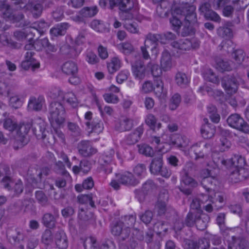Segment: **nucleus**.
<instances>
[{"label":"nucleus","instance_id":"603ef678","mask_svg":"<svg viewBox=\"0 0 249 249\" xmlns=\"http://www.w3.org/2000/svg\"><path fill=\"white\" fill-rule=\"evenodd\" d=\"M97 12L98 9L96 6L85 7L80 10V13L83 17L90 18L94 16Z\"/></svg>","mask_w":249,"mask_h":249},{"label":"nucleus","instance_id":"de8ad7c7","mask_svg":"<svg viewBox=\"0 0 249 249\" xmlns=\"http://www.w3.org/2000/svg\"><path fill=\"white\" fill-rule=\"evenodd\" d=\"M176 83L181 88L186 87L189 83V80L185 73L178 72L175 77Z\"/></svg>","mask_w":249,"mask_h":249},{"label":"nucleus","instance_id":"f3484780","mask_svg":"<svg viewBox=\"0 0 249 249\" xmlns=\"http://www.w3.org/2000/svg\"><path fill=\"white\" fill-rule=\"evenodd\" d=\"M228 249H249V243L243 238L232 236L228 240Z\"/></svg>","mask_w":249,"mask_h":249},{"label":"nucleus","instance_id":"bb28decb","mask_svg":"<svg viewBox=\"0 0 249 249\" xmlns=\"http://www.w3.org/2000/svg\"><path fill=\"white\" fill-rule=\"evenodd\" d=\"M204 122L205 124L201 126L200 129L201 135L204 139H210L215 133L214 126L209 123L207 118L204 119Z\"/></svg>","mask_w":249,"mask_h":249},{"label":"nucleus","instance_id":"4be33fe9","mask_svg":"<svg viewBox=\"0 0 249 249\" xmlns=\"http://www.w3.org/2000/svg\"><path fill=\"white\" fill-rule=\"evenodd\" d=\"M145 241L148 245V249H160V248L159 238L154 237V231L148 230L145 233Z\"/></svg>","mask_w":249,"mask_h":249},{"label":"nucleus","instance_id":"cd10ccee","mask_svg":"<svg viewBox=\"0 0 249 249\" xmlns=\"http://www.w3.org/2000/svg\"><path fill=\"white\" fill-rule=\"evenodd\" d=\"M44 103L43 97L39 96L36 98L32 96L30 98L28 102V109L30 111H40L42 109Z\"/></svg>","mask_w":249,"mask_h":249},{"label":"nucleus","instance_id":"a878e982","mask_svg":"<svg viewBox=\"0 0 249 249\" xmlns=\"http://www.w3.org/2000/svg\"><path fill=\"white\" fill-rule=\"evenodd\" d=\"M155 158L152 160L149 168L152 174L158 175L163 166L162 155L158 153L157 156L155 155Z\"/></svg>","mask_w":249,"mask_h":249},{"label":"nucleus","instance_id":"72a5a7b5","mask_svg":"<svg viewBox=\"0 0 249 249\" xmlns=\"http://www.w3.org/2000/svg\"><path fill=\"white\" fill-rule=\"evenodd\" d=\"M78 218L81 224L85 223L86 225L94 224L95 219L93 215L90 212H85L83 209H81L78 213Z\"/></svg>","mask_w":249,"mask_h":249},{"label":"nucleus","instance_id":"338daca9","mask_svg":"<svg viewBox=\"0 0 249 249\" xmlns=\"http://www.w3.org/2000/svg\"><path fill=\"white\" fill-rule=\"evenodd\" d=\"M170 144L173 146L181 148L183 147V140L179 135L173 136L170 141Z\"/></svg>","mask_w":249,"mask_h":249},{"label":"nucleus","instance_id":"2eb2a0df","mask_svg":"<svg viewBox=\"0 0 249 249\" xmlns=\"http://www.w3.org/2000/svg\"><path fill=\"white\" fill-rule=\"evenodd\" d=\"M52 97L58 99H65L66 102L73 107H76L78 104V102L75 95L72 92L68 93L65 95H64L63 92L61 90L56 89L53 90Z\"/></svg>","mask_w":249,"mask_h":249},{"label":"nucleus","instance_id":"412c9836","mask_svg":"<svg viewBox=\"0 0 249 249\" xmlns=\"http://www.w3.org/2000/svg\"><path fill=\"white\" fill-rule=\"evenodd\" d=\"M173 48L177 50L178 53H182L184 51L189 50L192 47V41L188 39L174 41L171 43Z\"/></svg>","mask_w":249,"mask_h":249},{"label":"nucleus","instance_id":"a211bd4d","mask_svg":"<svg viewBox=\"0 0 249 249\" xmlns=\"http://www.w3.org/2000/svg\"><path fill=\"white\" fill-rule=\"evenodd\" d=\"M32 130L38 140L45 139L49 133L46 130L45 123L41 120H39V122H34L32 123Z\"/></svg>","mask_w":249,"mask_h":249},{"label":"nucleus","instance_id":"774afa93","mask_svg":"<svg viewBox=\"0 0 249 249\" xmlns=\"http://www.w3.org/2000/svg\"><path fill=\"white\" fill-rule=\"evenodd\" d=\"M181 101L180 96L177 93L174 94L171 99V103L169 107L171 110L176 109L178 106Z\"/></svg>","mask_w":249,"mask_h":249},{"label":"nucleus","instance_id":"f257e3e1","mask_svg":"<svg viewBox=\"0 0 249 249\" xmlns=\"http://www.w3.org/2000/svg\"><path fill=\"white\" fill-rule=\"evenodd\" d=\"M49 120L53 126L60 125L65 121L66 111L63 105L58 102H52L49 107Z\"/></svg>","mask_w":249,"mask_h":249},{"label":"nucleus","instance_id":"58836bf2","mask_svg":"<svg viewBox=\"0 0 249 249\" xmlns=\"http://www.w3.org/2000/svg\"><path fill=\"white\" fill-rule=\"evenodd\" d=\"M60 52L61 54L66 55L69 58H75L79 53L76 50L68 44H64L60 48Z\"/></svg>","mask_w":249,"mask_h":249},{"label":"nucleus","instance_id":"f8f14e48","mask_svg":"<svg viewBox=\"0 0 249 249\" xmlns=\"http://www.w3.org/2000/svg\"><path fill=\"white\" fill-rule=\"evenodd\" d=\"M220 163L226 166L233 167L236 169H244L246 161L244 157L239 154H234L229 160H220Z\"/></svg>","mask_w":249,"mask_h":249},{"label":"nucleus","instance_id":"dca6fc26","mask_svg":"<svg viewBox=\"0 0 249 249\" xmlns=\"http://www.w3.org/2000/svg\"><path fill=\"white\" fill-rule=\"evenodd\" d=\"M53 214L47 213L42 218V223L47 228L53 229L55 227L56 223L55 217L58 216L59 211L53 206H52Z\"/></svg>","mask_w":249,"mask_h":249},{"label":"nucleus","instance_id":"c9c22d12","mask_svg":"<svg viewBox=\"0 0 249 249\" xmlns=\"http://www.w3.org/2000/svg\"><path fill=\"white\" fill-rule=\"evenodd\" d=\"M62 71L67 75H74L77 73L78 67L75 62L69 61L63 64L62 66Z\"/></svg>","mask_w":249,"mask_h":249},{"label":"nucleus","instance_id":"5701e85b","mask_svg":"<svg viewBox=\"0 0 249 249\" xmlns=\"http://www.w3.org/2000/svg\"><path fill=\"white\" fill-rule=\"evenodd\" d=\"M143 126L141 125L136 128L132 132L128 134L125 138V142L127 144H134L141 139L143 133Z\"/></svg>","mask_w":249,"mask_h":249},{"label":"nucleus","instance_id":"ea45409f","mask_svg":"<svg viewBox=\"0 0 249 249\" xmlns=\"http://www.w3.org/2000/svg\"><path fill=\"white\" fill-rule=\"evenodd\" d=\"M149 43H152L154 46L151 49L152 51L156 49V45L158 44V42L161 43H164V39L162 37V35L160 34H153L151 33L148 34L146 36V40H145Z\"/></svg>","mask_w":249,"mask_h":249},{"label":"nucleus","instance_id":"a19ab883","mask_svg":"<svg viewBox=\"0 0 249 249\" xmlns=\"http://www.w3.org/2000/svg\"><path fill=\"white\" fill-rule=\"evenodd\" d=\"M245 173L244 169H236L231 171L230 178L233 182H237L242 181L246 178V176L244 175Z\"/></svg>","mask_w":249,"mask_h":249},{"label":"nucleus","instance_id":"4468645a","mask_svg":"<svg viewBox=\"0 0 249 249\" xmlns=\"http://www.w3.org/2000/svg\"><path fill=\"white\" fill-rule=\"evenodd\" d=\"M116 177L121 184L126 186H135L140 183L139 179L130 172L116 174Z\"/></svg>","mask_w":249,"mask_h":249},{"label":"nucleus","instance_id":"79ce46f5","mask_svg":"<svg viewBox=\"0 0 249 249\" xmlns=\"http://www.w3.org/2000/svg\"><path fill=\"white\" fill-rule=\"evenodd\" d=\"M198 26H195L191 24H189L188 22L183 24V28L180 32V35L182 36H193L195 34L196 28Z\"/></svg>","mask_w":249,"mask_h":249},{"label":"nucleus","instance_id":"09e8293b","mask_svg":"<svg viewBox=\"0 0 249 249\" xmlns=\"http://www.w3.org/2000/svg\"><path fill=\"white\" fill-rule=\"evenodd\" d=\"M7 94L10 96L9 104L11 107L16 109L21 107L23 101L19 95H11L9 91H8Z\"/></svg>","mask_w":249,"mask_h":249},{"label":"nucleus","instance_id":"9b49d317","mask_svg":"<svg viewBox=\"0 0 249 249\" xmlns=\"http://www.w3.org/2000/svg\"><path fill=\"white\" fill-rule=\"evenodd\" d=\"M111 232L114 236L119 237L120 241H124L129 237L131 231L123 225V222L119 221L112 225Z\"/></svg>","mask_w":249,"mask_h":249},{"label":"nucleus","instance_id":"13d9d810","mask_svg":"<svg viewBox=\"0 0 249 249\" xmlns=\"http://www.w3.org/2000/svg\"><path fill=\"white\" fill-rule=\"evenodd\" d=\"M204 77L206 80L213 84L218 85L220 83V80L218 76L211 69L208 70L205 72Z\"/></svg>","mask_w":249,"mask_h":249},{"label":"nucleus","instance_id":"052dcab7","mask_svg":"<svg viewBox=\"0 0 249 249\" xmlns=\"http://www.w3.org/2000/svg\"><path fill=\"white\" fill-rule=\"evenodd\" d=\"M168 229L167 223L162 221H158L154 226V230L156 231L158 234H160L162 232L166 233Z\"/></svg>","mask_w":249,"mask_h":249},{"label":"nucleus","instance_id":"bf43d9fd","mask_svg":"<svg viewBox=\"0 0 249 249\" xmlns=\"http://www.w3.org/2000/svg\"><path fill=\"white\" fill-rule=\"evenodd\" d=\"M155 94L159 97H160L163 92V84L159 78L155 81L153 90Z\"/></svg>","mask_w":249,"mask_h":249},{"label":"nucleus","instance_id":"6e6552de","mask_svg":"<svg viewBox=\"0 0 249 249\" xmlns=\"http://www.w3.org/2000/svg\"><path fill=\"white\" fill-rule=\"evenodd\" d=\"M114 156L115 151L111 148L105 152L99 159L98 162L100 168L106 174H109L112 172V165L114 164Z\"/></svg>","mask_w":249,"mask_h":249},{"label":"nucleus","instance_id":"3c124183","mask_svg":"<svg viewBox=\"0 0 249 249\" xmlns=\"http://www.w3.org/2000/svg\"><path fill=\"white\" fill-rule=\"evenodd\" d=\"M217 34L219 36L225 38H229L232 36L231 29L227 25L219 27L217 29Z\"/></svg>","mask_w":249,"mask_h":249},{"label":"nucleus","instance_id":"ddd939ff","mask_svg":"<svg viewBox=\"0 0 249 249\" xmlns=\"http://www.w3.org/2000/svg\"><path fill=\"white\" fill-rule=\"evenodd\" d=\"M78 153L85 158L90 157L97 152L89 141H82L77 144Z\"/></svg>","mask_w":249,"mask_h":249},{"label":"nucleus","instance_id":"c756f323","mask_svg":"<svg viewBox=\"0 0 249 249\" xmlns=\"http://www.w3.org/2000/svg\"><path fill=\"white\" fill-rule=\"evenodd\" d=\"M160 66L164 71H167L170 70L173 66L171 54L167 50H164L162 53L160 59Z\"/></svg>","mask_w":249,"mask_h":249},{"label":"nucleus","instance_id":"f704fd0d","mask_svg":"<svg viewBox=\"0 0 249 249\" xmlns=\"http://www.w3.org/2000/svg\"><path fill=\"white\" fill-rule=\"evenodd\" d=\"M86 125L89 129L91 128V132L99 134L104 129L102 121L96 119H94L91 123L89 121H87L86 123Z\"/></svg>","mask_w":249,"mask_h":249},{"label":"nucleus","instance_id":"1a4fd4ad","mask_svg":"<svg viewBox=\"0 0 249 249\" xmlns=\"http://www.w3.org/2000/svg\"><path fill=\"white\" fill-rule=\"evenodd\" d=\"M196 7L194 5H187L180 9H176L177 13H180L185 17L184 22L191 24L195 26H198L196 14L195 12Z\"/></svg>","mask_w":249,"mask_h":249},{"label":"nucleus","instance_id":"f03ea898","mask_svg":"<svg viewBox=\"0 0 249 249\" xmlns=\"http://www.w3.org/2000/svg\"><path fill=\"white\" fill-rule=\"evenodd\" d=\"M240 84L244 85V81L238 76L233 74L226 75L221 79L222 87L225 92L230 95H232L237 92L238 86Z\"/></svg>","mask_w":249,"mask_h":249},{"label":"nucleus","instance_id":"39448f33","mask_svg":"<svg viewBox=\"0 0 249 249\" xmlns=\"http://www.w3.org/2000/svg\"><path fill=\"white\" fill-rule=\"evenodd\" d=\"M31 127L32 124L29 122L20 125L13 143L15 149L21 148L28 143L29 141L28 133Z\"/></svg>","mask_w":249,"mask_h":249},{"label":"nucleus","instance_id":"20e7f679","mask_svg":"<svg viewBox=\"0 0 249 249\" xmlns=\"http://www.w3.org/2000/svg\"><path fill=\"white\" fill-rule=\"evenodd\" d=\"M6 236L8 243L11 245L18 246L20 249H24V245L21 244L24 240V234L21 229L14 227H8Z\"/></svg>","mask_w":249,"mask_h":249},{"label":"nucleus","instance_id":"9d476101","mask_svg":"<svg viewBox=\"0 0 249 249\" xmlns=\"http://www.w3.org/2000/svg\"><path fill=\"white\" fill-rule=\"evenodd\" d=\"M7 0L1 2L0 4V11L2 13V17L6 20L13 22H18L24 18L22 13L17 14H13L12 12L10 5L6 3Z\"/></svg>","mask_w":249,"mask_h":249},{"label":"nucleus","instance_id":"0eeeda50","mask_svg":"<svg viewBox=\"0 0 249 249\" xmlns=\"http://www.w3.org/2000/svg\"><path fill=\"white\" fill-rule=\"evenodd\" d=\"M228 125L243 133H249V124L238 114L233 113L230 115L227 119Z\"/></svg>","mask_w":249,"mask_h":249},{"label":"nucleus","instance_id":"37998d69","mask_svg":"<svg viewBox=\"0 0 249 249\" xmlns=\"http://www.w3.org/2000/svg\"><path fill=\"white\" fill-rule=\"evenodd\" d=\"M204 149V148L203 146L196 144L192 146L190 150L192 154V156L194 157L196 160H197L204 158V154L203 152Z\"/></svg>","mask_w":249,"mask_h":249},{"label":"nucleus","instance_id":"6ab92c4d","mask_svg":"<svg viewBox=\"0 0 249 249\" xmlns=\"http://www.w3.org/2000/svg\"><path fill=\"white\" fill-rule=\"evenodd\" d=\"M24 8L25 10L29 11L33 17L35 18H39L42 15L43 6L41 3H34L33 1H29L26 5L20 7Z\"/></svg>","mask_w":249,"mask_h":249},{"label":"nucleus","instance_id":"5fc2aeb1","mask_svg":"<svg viewBox=\"0 0 249 249\" xmlns=\"http://www.w3.org/2000/svg\"><path fill=\"white\" fill-rule=\"evenodd\" d=\"M54 170L57 174L63 176L66 178H70L69 173L65 169V165L63 162L60 160H58L55 163Z\"/></svg>","mask_w":249,"mask_h":249},{"label":"nucleus","instance_id":"8fccbe9b","mask_svg":"<svg viewBox=\"0 0 249 249\" xmlns=\"http://www.w3.org/2000/svg\"><path fill=\"white\" fill-rule=\"evenodd\" d=\"M121 62L118 57L112 58L109 63L107 64V69L110 73H113L120 68Z\"/></svg>","mask_w":249,"mask_h":249},{"label":"nucleus","instance_id":"423d86ee","mask_svg":"<svg viewBox=\"0 0 249 249\" xmlns=\"http://www.w3.org/2000/svg\"><path fill=\"white\" fill-rule=\"evenodd\" d=\"M189 165L187 164L186 168L183 170L181 183L179 186V190L186 195L191 194L193 189L196 187L198 185V182L189 176L188 171L186 169L188 167Z\"/></svg>","mask_w":249,"mask_h":249},{"label":"nucleus","instance_id":"864d4df0","mask_svg":"<svg viewBox=\"0 0 249 249\" xmlns=\"http://www.w3.org/2000/svg\"><path fill=\"white\" fill-rule=\"evenodd\" d=\"M136 216L135 215H125L121 218V221L123 222V225L125 228H128L130 230V228L132 227L135 223Z\"/></svg>","mask_w":249,"mask_h":249},{"label":"nucleus","instance_id":"7ed1b4c3","mask_svg":"<svg viewBox=\"0 0 249 249\" xmlns=\"http://www.w3.org/2000/svg\"><path fill=\"white\" fill-rule=\"evenodd\" d=\"M99 4L103 9H113L118 6L120 10L124 12H128L133 7V2L130 0H100Z\"/></svg>","mask_w":249,"mask_h":249},{"label":"nucleus","instance_id":"c03bdc74","mask_svg":"<svg viewBox=\"0 0 249 249\" xmlns=\"http://www.w3.org/2000/svg\"><path fill=\"white\" fill-rule=\"evenodd\" d=\"M157 120L155 116L152 114H148L145 119V124L150 127V128L155 131L156 127L159 129L161 127V124L157 123Z\"/></svg>","mask_w":249,"mask_h":249},{"label":"nucleus","instance_id":"b1692460","mask_svg":"<svg viewBox=\"0 0 249 249\" xmlns=\"http://www.w3.org/2000/svg\"><path fill=\"white\" fill-rule=\"evenodd\" d=\"M211 171L208 169L204 170L203 174L205 175L201 181V184L208 193L213 190V181L214 178L210 176Z\"/></svg>","mask_w":249,"mask_h":249},{"label":"nucleus","instance_id":"aec40b11","mask_svg":"<svg viewBox=\"0 0 249 249\" xmlns=\"http://www.w3.org/2000/svg\"><path fill=\"white\" fill-rule=\"evenodd\" d=\"M133 74L136 78L142 80L145 77V68L143 61L141 59L136 60L132 64Z\"/></svg>","mask_w":249,"mask_h":249},{"label":"nucleus","instance_id":"e433bc0d","mask_svg":"<svg viewBox=\"0 0 249 249\" xmlns=\"http://www.w3.org/2000/svg\"><path fill=\"white\" fill-rule=\"evenodd\" d=\"M133 125V120L132 119L125 118L121 120L118 124L116 125V128L120 132H124L130 130Z\"/></svg>","mask_w":249,"mask_h":249},{"label":"nucleus","instance_id":"69168bd1","mask_svg":"<svg viewBox=\"0 0 249 249\" xmlns=\"http://www.w3.org/2000/svg\"><path fill=\"white\" fill-rule=\"evenodd\" d=\"M142 191L144 193L148 194L156 189V185L152 180H148L142 186Z\"/></svg>","mask_w":249,"mask_h":249},{"label":"nucleus","instance_id":"c85d7f7f","mask_svg":"<svg viewBox=\"0 0 249 249\" xmlns=\"http://www.w3.org/2000/svg\"><path fill=\"white\" fill-rule=\"evenodd\" d=\"M229 131L227 130H221V137L217 144L219 148V150L221 152H225L228 150L231 147V142L226 138L224 135H229Z\"/></svg>","mask_w":249,"mask_h":249},{"label":"nucleus","instance_id":"a18cd8bd","mask_svg":"<svg viewBox=\"0 0 249 249\" xmlns=\"http://www.w3.org/2000/svg\"><path fill=\"white\" fill-rule=\"evenodd\" d=\"M201 196L202 197V199L201 198H194L193 199L191 204L190 208L193 210L196 211V213H198L199 211H202L200 209V202L204 203L203 200H205L206 201H207L209 199V196L207 195H201Z\"/></svg>","mask_w":249,"mask_h":249},{"label":"nucleus","instance_id":"2f4dec72","mask_svg":"<svg viewBox=\"0 0 249 249\" xmlns=\"http://www.w3.org/2000/svg\"><path fill=\"white\" fill-rule=\"evenodd\" d=\"M55 241L57 247L60 249H66L68 247L67 236L63 231H58L55 234Z\"/></svg>","mask_w":249,"mask_h":249},{"label":"nucleus","instance_id":"4d7b16f0","mask_svg":"<svg viewBox=\"0 0 249 249\" xmlns=\"http://www.w3.org/2000/svg\"><path fill=\"white\" fill-rule=\"evenodd\" d=\"M41 242L47 246L51 245L53 242V236L51 230L49 229L45 230L42 235Z\"/></svg>","mask_w":249,"mask_h":249},{"label":"nucleus","instance_id":"6e6d98bb","mask_svg":"<svg viewBox=\"0 0 249 249\" xmlns=\"http://www.w3.org/2000/svg\"><path fill=\"white\" fill-rule=\"evenodd\" d=\"M196 213L190 211L187 214L184 220L185 225L189 227H192L196 224Z\"/></svg>","mask_w":249,"mask_h":249},{"label":"nucleus","instance_id":"7c9ffc66","mask_svg":"<svg viewBox=\"0 0 249 249\" xmlns=\"http://www.w3.org/2000/svg\"><path fill=\"white\" fill-rule=\"evenodd\" d=\"M37 178H36L34 175H32L30 172H33L31 170H29L28 175L31 176V179L32 180L33 183L37 184L38 182H41L42 177L43 175L47 176L49 175L51 172V169L48 167H45L41 168L39 170H35Z\"/></svg>","mask_w":249,"mask_h":249},{"label":"nucleus","instance_id":"4c0bfd02","mask_svg":"<svg viewBox=\"0 0 249 249\" xmlns=\"http://www.w3.org/2000/svg\"><path fill=\"white\" fill-rule=\"evenodd\" d=\"M155 210L159 215L166 214L168 213H175L174 210L167 208L166 203L160 199H158L155 205Z\"/></svg>","mask_w":249,"mask_h":249},{"label":"nucleus","instance_id":"473e14b6","mask_svg":"<svg viewBox=\"0 0 249 249\" xmlns=\"http://www.w3.org/2000/svg\"><path fill=\"white\" fill-rule=\"evenodd\" d=\"M69 27L68 23L64 22L57 24L55 27L52 28L50 33L52 36L57 37L64 36Z\"/></svg>","mask_w":249,"mask_h":249},{"label":"nucleus","instance_id":"e2e57ef3","mask_svg":"<svg viewBox=\"0 0 249 249\" xmlns=\"http://www.w3.org/2000/svg\"><path fill=\"white\" fill-rule=\"evenodd\" d=\"M49 24L44 20L41 19L38 22L36 27H33L35 31H38L40 34H43L48 29Z\"/></svg>","mask_w":249,"mask_h":249},{"label":"nucleus","instance_id":"0e129e2a","mask_svg":"<svg viewBox=\"0 0 249 249\" xmlns=\"http://www.w3.org/2000/svg\"><path fill=\"white\" fill-rule=\"evenodd\" d=\"M170 22L172 25L173 30L177 33H179V29L180 28L182 22L180 19L175 16H173L170 18Z\"/></svg>","mask_w":249,"mask_h":249},{"label":"nucleus","instance_id":"49530a36","mask_svg":"<svg viewBox=\"0 0 249 249\" xmlns=\"http://www.w3.org/2000/svg\"><path fill=\"white\" fill-rule=\"evenodd\" d=\"M139 152L148 157L155 156L154 151L153 148L146 144H141L137 145Z\"/></svg>","mask_w":249,"mask_h":249},{"label":"nucleus","instance_id":"393cba45","mask_svg":"<svg viewBox=\"0 0 249 249\" xmlns=\"http://www.w3.org/2000/svg\"><path fill=\"white\" fill-rule=\"evenodd\" d=\"M210 221L209 215L203 213L202 211H199L196 213V226L197 229L200 231L205 230L207 227L208 222Z\"/></svg>","mask_w":249,"mask_h":249},{"label":"nucleus","instance_id":"680f3d73","mask_svg":"<svg viewBox=\"0 0 249 249\" xmlns=\"http://www.w3.org/2000/svg\"><path fill=\"white\" fill-rule=\"evenodd\" d=\"M36 198L39 204L42 206H46L48 203V197L42 191H36Z\"/></svg>","mask_w":249,"mask_h":249}]
</instances>
